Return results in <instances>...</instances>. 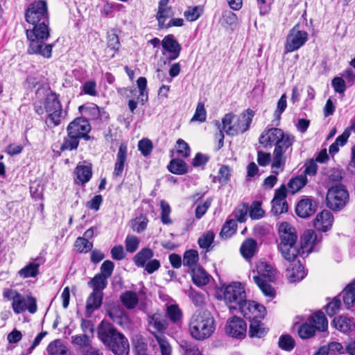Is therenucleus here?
Here are the masks:
<instances>
[{
  "instance_id": "1",
  "label": "nucleus",
  "mask_w": 355,
  "mask_h": 355,
  "mask_svg": "<svg viewBox=\"0 0 355 355\" xmlns=\"http://www.w3.org/2000/svg\"><path fill=\"white\" fill-rule=\"evenodd\" d=\"M25 18L28 23L33 25L32 29L26 30L29 41L28 53L51 58L53 45L44 43L50 35L47 2L45 0H36L30 3L26 10Z\"/></svg>"
},
{
  "instance_id": "2",
  "label": "nucleus",
  "mask_w": 355,
  "mask_h": 355,
  "mask_svg": "<svg viewBox=\"0 0 355 355\" xmlns=\"http://www.w3.org/2000/svg\"><path fill=\"white\" fill-rule=\"evenodd\" d=\"M259 142L265 148L275 146L271 168H279L282 171L286 164L284 154L289 148L292 150L295 137L280 128H270L263 131L259 136Z\"/></svg>"
},
{
  "instance_id": "3",
  "label": "nucleus",
  "mask_w": 355,
  "mask_h": 355,
  "mask_svg": "<svg viewBox=\"0 0 355 355\" xmlns=\"http://www.w3.org/2000/svg\"><path fill=\"white\" fill-rule=\"evenodd\" d=\"M97 336L114 355L129 354L130 345L128 339L112 324L103 320L98 326Z\"/></svg>"
},
{
  "instance_id": "4",
  "label": "nucleus",
  "mask_w": 355,
  "mask_h": 355,
  "mask_svg": "<svg viewBox=\"0 0 355 355\" xmlns=\"http://www.w3.org/2000/svg\"><path fill=\"white\" fill-rule=\"evenodd\" d=\"M91 129V125L87 118H76L67 125V135L64 137L60 150L62 152L76 150L81 139L85 141H89L91 139L89 135Z\"/></svg>"
},
{
  "instance_id": "5",
  "label": "nucleus",
  "mask_w": 355,
  "mask_h": 355,
  "mask_svg": "<svg viewBox=\"0 0 355 355\" xmlns=\"http://www.w3.org/2000/svg\"><path fill=\"white\" fill-rule=\"evenodd\" d=\"M214 330V319L209 310H197L193 313L189 322V331L193 338L204 340L209 338Z\"/></svg>"
},
{
  "instance_id": "6",
  "label": "nucleus",
  "mask_w": 355,
  "mask_h": 355,
  "mask_svg": "<svg viewBox=\"0 0 355 355\" xmlns=\"http://www.w3.org/2000/svg\"><path fill=\"white\" fill-rule=\"evenodd\" d=\"M280 243L278 249L282 257L288 261H293L300 252L296 246L297 235L295 229L288 223H282L279 228Z\"/></svg>"
},
{
  "instance_id": "7",
  "label": "nucleus",
  "mask_w": 355,
  "mask_h": 355,
  "mask_svg": "<svg viewBox=\"0 0 355 355\" xmlns=\"http://www.w3.org/2000/svg\"><path fill=\"white\" fill-rule=\"evenodd\" d=\"M149 331L155 338L162 355H171V347L166 340L164 331L167 329L168 323L166 316L159 313H155L148 316Z\"/></svg>"
},
{
  "instance_id": "8",
  "label": "nucleus",
  "mask_w": 355,
  "mask_h": 355,
  "mask_svg": "<svg viewBox=\"0 0 355 355\" xmlns=\"http://www.w3.org/2000/svg\"><path fill=\"white\" fill-rule=\"evenodd\" d=\"M328 321L322 311L309 316L308 321L302 324L297 330L299 336L302 339L313 337L316 331H324L327 329Z\"/></svg>"
},
{
  "instance_id": "9",
  "label": "nucleus",
  "mask_w": 355,
  "mask_h": 355,
  "mask_svg": "<svg viewBox=\"0 0 355 355\" xmlns=\"http://www.w3.org/2000/svg\"><path fill=\"white\" fill-rule=\"evenodd\" d=\"M246 293L240 282H233L227 286L223 291V299L230 311L234 310L244 302Z\"/></svg>"
},
{
  "instance_id": "10",
  "label": "nucleus",
  "mask_w": 355,
  "mask_h": 355,
  "mask_svg": "<svg viewBox=\"0 0 355 355\" xmlns=\"http://www.w3.org/2000/svg\"><path fill=\"white\" fill-rule=\"evenodd\" d=\"M349 193L345 187L339 184L331 187L327 193V207L334 211H340L347 204Z\"/></svg>"
},
{
  "instance_id": "11",
  "label": "nucleus",
  "mask_w": 355,
  "mask_h": 355,
  "mask_svg": "<svg viewBox=\"0 0 355 355\" xmlns=\"http://www.w3.org/2000/svg\"><path fill=\"white\" fill-rule=\"evenodd\" d=\"M254 112L251 109H247L243 112L240 117H234L232 123L227 125L225 132L227 135L235 136L246 132L252 123Z\"/></svg>"
},
{
  "instance_id": "12",
  "label": "nucleus",
  "mask_w": 355,
  "mask_h": 355,
  "mask_svg": "<svg viewBox=\"0 0 355 355\" xmlns=\"http://www.w3.org/2000/svg\"><path fill=\"white\" fill-rule=\"evenodd\" d=\"M309 35L306 31L300 30V24H295L290 31L286 39L285 51L293 52L298 50L307 42Z\"/></svg>"
},
{
  "instance_id": "13",
  "label": "nucleus",
  "mask_w": 355,
  "mask_h": 355,
  "mask_svg": "<svg viewBox=\"0 0 355 355\" xmlns=\"http://www.w3.org/2000/svg\"><path fill=\"white\" fill-rule=\"evenodd\" d=\"M45 111L48 114L46 123H50L53 126L58 125L61 122L62 109L58 96L51 93L44 101Z\"/></svg>"
},
{
  "instance_id": "14",
  "label": "nucleus",
  "mask_w": 355,
  "mask_h": 355,
  "mask_svg": "<svg viewBox=\"0 0 355 355\" xmlns=\"http://www.w3.org/2000/svg\"><path fill=\"white\" fill-rule=\"evenodd\" d=\"M287 196V189L284 184L281 185L279 188L275 190L274 198L271 202V213L274 216H279L282 214L288 211V203L286 200Z\"/></svg>"
},
{
  "instance_id": "15",
  "label": "nucleus",
  "mask_w": 355,
  "mask_h": 355,
  "mask_svg": "<svg viewBox=\"0 0 355 355\" xmlns=\"http://www.w3.org/2000/svg\"><path fill=\"white\" fill-rule=\"evenodd\" d=\"M12 308L16 314L24 312L26 310L30 313H35L37 310L36 299L30 295L26 298L20 293L16 297L15 300L12 302Z\"/></svg>"
},
{
  "instance_id": "16",
  "label": "nucleus",
  "mask_w": 355,
  "mask_h": 355,
  "mask_svg": "<svg viewBox=\"0 0 355 355\" xmlns=\"http://www.w3.org/2000/svg\"><path fill=\"white\" fill-rule=\"evenodd\" d=\"M225 331L233 338L242 339L247 332V323L242 318L233 316L227 321Z\"/></svg>"
},
{
  "instance_id": "17",
  "label": "nucleus",
  "mask_w": 355,
  "mask_h": 355,
  "mask_svg": "<svg viewBox=\"0 0 355 355\" xmlns=\"http://www.w3.org/2000/svg\"><path fill=\"white\" fill-rule=\"evenodd\" d=\"M318 208V203L312 198L304 196L297 203L295 207L296 214L302 218H307L313 215Z\"/></svg>"
},
{
  "instance_id": "18",
  "label": "nucleus",
  "mask_w": 355,
  "mask_h": 355,
  "mask_svg": "<svg viewBox=\"0 0 355 355\" xmlns=\"http://www.w3.org/2000/svg\"><path fill=\"white\" fill-rule=\"evenodd\" d=\"M79 111L85 115V118H87L88 121H98L108 117V114L103 108L99 107L94 103L80 105Z\"/></svg>"
},
{
  "instance_id": "19",
  "label": "nucleus",
  "mask_w": 355,
  "mask_h": 355,
  "mask_svg": "<svg viewBox=\"0 0 355 355\" xmlns=\"http://www.w3.org/2000/svg\"><path fill=\"white\" fill-rule=\"evenodd\" d=\"M162 54L166 57V61L170 63L178 58V42L173 35L166 36L162 42Z\"/></svg>"
},
{
  "instance_id": "20",
  "label": "nucleus",
  "mask_w": 355,
  "mask_h": 355,
  "mask_svg": "<svg viewBox=\"0 0 355 355\" xmlns=\"http://www.w3.org/2000/svg\"><path fill=\"white\" fill-rule=\"evenodd\" d=\"M333 221L332 214L328 210H323L313 220V226L318 231L327 232L331 227Z\"/></svg>"
},
{
  "instance_id": "21",
  "label": "nucleus",
  "mask_w": 355,
  "mask_h": 355,
  "mask_svg": "<svg viewBox=\"0 0 355 355\" xmlns=\"http://www.w3.org/2000/svg\"><path fill=\"white\" fill-rule=\"evenodd\" d=\"M92 173V164L87 165L78 164L74 169L75 183L78 185L85 184L91 180Z\"/></svg>"
},
{
  "instance_id": "22",
  "label": "nucleus",
  "mask_w": 355,
  "mask_h": 355,
  "mask_svg": "<svg viewBox=\"0 0 355 355\" xmlns=\"http://www.w3.org/2000/svg\"><path fill=\"white\" fill-rule=\"evenodd\" d=\"M127 145L125 143L121 144L116 154V159L114 164V168L113 171L114 176L119 177L122 175L127 159Z\"/></svg>"
},
{
  "instance_id": "23",
  "label": "nucleus",
  "mask_w": 355,
  "mask_h": 355,
  "mask_svg": "<svg viewBox=\"0 0 355 355\" xmlns=\"http://www.w3.org/2000/svg\"><path fill=\"white\" fill-rule=\"evenodd\" d=\"M168 0H160L159 2L158 11L156 18L158 21V26L160 28H163L166 19L173 15L172 7L168 5Z\"/></svg>"
},
{
  "instance_id": "24",
  "label": "nucleus",
  "mask_w": 355,
  "mask_h": 355,
  "mask_svg": "<svg viewBox=\"0 0 355 355\" xmlns=\"http://www.w3.org/2000/svg\"><path fill=\"white\" fill-rule=\"evenodd\" d=\"M235 117V114L232 112L226 114L223 118L222 119V123H220L219 121H215L214 125L216 126L218 130V133L216 135V138L218 139V149H220L224 145V133L225 129L227 128V125L232 123L234 118Z\"/></svg>"
},
{
  "instance_id": "25",
  "label": "nucleus",
  "mask_w": 355,
  "mask_h": 355,
  "mask_svg": "<svg viewBox=\"0 0 355 355\" xmlns=\"http://www.w3.org/2000/svg\"><path fill=\"white\" fill-rule=\"evenodd\" d=\"M318 243V236L314 230H306L301 237V248L303 252L306 250L308 252L313 251L314 247Z\"/></svg>"
},
{
  "instance_id": "26",
  "label": "nucleus",
  "mask_w": 355,
  "mask_h": 355,
  "mask_svg": "<svg viewBox=\"0 0 355 355\" xmlns=\"http://www.w3.org/2000/svg\"><path fill=\"white\" fill-rule=\"evenodd\" d=\"M190 273L192 281L198 286H203L209 282L210 275L201 266L194 267L191 270H188Z\"/></svg>"
},
{
  "instance_id": "27",
  "label": "nucleus",
  "mask_w": 355,
  "mask_h": 355,
  "mask_svg": "<svg viewBox=\"0 0 355 355\" xmlns=\"http://www.w3.org/2000/svg\"><path fill=\"white\" fill-rule=\"evenodd\" d=\"M103 298V293L92 291L86 301V313L90 315L94 311L98 309L102 304Z\"/></svg>"
},
{
  "instance_id": "28",
  "label": "nucleus",
  "mask_w": 355,
  "mask_h": 355,
  "mask_svg": "<svg viewBox=\"0 0 355 355\" xmlns=\"http://www.w3.org/2000/svg\"><path fill=\"white\" fill-rule=\"evenodd\" d=\"M268 331V329L264 327L261 320L254 318L250 320L249 327V336L251 338H263Z\"/></svg>"
},
{
  "instance_id": "29",
  "label": "nucleus",
  "mask_w": 355,
  "mask_h": 355,
  "mask_svg": "<svg viewBox=\"0 0 355 355\" xmlns=\"http://www.w3.org/2000/svg\"><path fill=\"white\" fill-rule=\"evenodd\" d=\"M40 258L37 257L35 261L28 263L26 266L18 271L19 277L26 279L29 277H35L39 274V267L40 266Z\"/></svg>"
},
{
  "instance_id": "30",
  "label": "nucleus",
  "mask_w": 355,
  "mask_h": 355,
  "mask_svg": "<svg viewBox=\"0 0 355 355\" xmlns=\"http://www.w3.org/2000/svg\"><path fill=\"white\" fill-rule=\"evenodd\" d=\"M257 250V243L254 239H247L241 244L240 252L245 259H251Z\"/></svg>"
},
{
  "instance_id": "31",
  "label": "nucleus",
  "mask_w": 355,
  "mask_h": 355,
  "mask_svg": "<svg viewBox=\"0 0 355 355\" xmlns=\"http://www.w3.org/2000/svg\"><path fill=\"white\" fill-rule=\"evenodd\" d=\"M187 295L196 307H202L207 304V294L196 291L192 288L185 291Z\"/></svg>"
},
{
  "instance_id": "32",
  "label": "nucleus",
  "mask_w": 355,
  "mask_h": 355,
  "mask_svg": "<svg viewBox=\"0 0 355 355\" xmlns=\"http://www.w3.org/2000/svg\"><path fill=\"white\" fill-rule=\"evenodd\" d=\"M46 350L49 355H71L69 349L60 340H55L51 342Z\"/></svg>"
},
{
  "instance_id": "33",
  "label": "nucleus",
  "mask_w": 355,
  "mask_h": 355,
  "mask_svg": "<svg viewBox=\"0 0 355 355\" xmlns=\"http://www.w3.org/2000/svg\"><path fill=\"white\" fill-rule=\"evenodd\" d=\"M154 256L153 251L148 248H142L135 257L134 262L137 267L144 268V266L153 258Z\"/></svg>"
},
{
  "instance_id": "34",
  "label": "nucleus",
  "mask_w": 355,
  "mask_h": 355,
  "mask_svg": "<svg viewBox=\"0 0 355 355\" xmlns=\"http://www.w3.org/2000/svg\"><path fill=\"white\" fill-rule=\"evenodd\" d=\"M123 305L128 309H133L138 304L139 298L137 294L131 291L124 292L120 296Z\"/></svg>"
},
{
  "instance_id": "35",
  "label": "nucleus",
  "mask_w": 355,
  "mask_h": 355,
  "mask_svg": "<svg viewBox=\"0 0 355 355\" xmlns=\"http://www.w3.org/2000/svg\"><path fill=\"white\" fill-rule=\"evenodd\" d=\"M333 324L336 329L344 333L348 332L354 326L353 320L344 315L335 318Z\"/></svg>"
},
{
  "instance_id": "36",
  "label": "nucleus",
  "mask_w": 355,
  "mask_h": 355,
  "mask_svg": "<svg viewBox=\"0 0 355 355\" xmlns=\"http://www.w3.org/2000/svg\"><path fill=\"white\" fill-rule=\"evenodd\" d=\"M259 277L268 280V282H273L275 279L276 270L272 266L267 263H261L257 268Z\"/></svg>"
},
{
  "instance_id": "37",
  "label": "nucleus",
  "mask_w": 355,
  "mask_h": 355,
  "mask_svg": "<svg viewBox=\"0 0 355 355\" xmlns=\"http://www.w3.org/2000/svg\"><path fill=\"white\" fill-rule=\"evenodd\" d=\"M88 285L92 288L93 291L103 293V291L107 285V279L106 277H103L97 273L89 281Z\"/></svg>"
},
{
  "instance_id": "38",
  "label": "nucleus",
  "mask_w": 355,
  "mask_h": 355,
  "mask_svg": "<svg viewBox=\"0 0 355 355\" xmlns=\"http://www.w3.org/2000/svg\"><path fill=\"white\" fill-rule=\"evenodd\" d=\"M342 295L344 304L349 308L355 302V279L348 284L339 296Z\"/></svg>"
},
{
  "instance_id": "39",
  "label": "nucleus",
  "mask_w": 355,
  "mask_h": 355,
  "mask_svg": "<svg viewBox=\"0 0 355 355\" xmlns=\"http://www.w3.org/2000/svg\"><path fill=\"white\" fill-rule=\"evenodd\" d=\"M287 275L291 282H296L303 279L306 275V272L304 266L298 263L295 264L291 270H288Z\"/></svg>"
},
{
  "instance_id": "40",
  "label": "nucleus",
  "mask_w": 355,
  "mask_h": 355,
  "mask_svg": "<svg viewBox=\"0 0 355 355\" xmlns=\"http://www.w3.org/2000/svg\"><path fill=\"white\" fill-rule=\"evenodd\" d=\"M234 310L239 311L243 317L252 320V313L255 311L254 301L247 300L245 297L244 302L241 303Z\"/></svg>"
},
{
  "instance_id": "41",
  "label": "nucleus",
  "mask_w": 355,
  "mask_h": 355,
  "mask_svg": "<svg viewBox=\"0 0 355 355\" xmlns=\"http://www.w3.org/2000/svg\"><path fill=\"white\" fill-rule=\"evenodd\" d=\"M253 280L254 283L259 286L262 293L266 296L274 297L275 295V291L274 288L269 284L266 279H263L259 276H254Z\"/></svg>"
},
{
  "instance_id": "42",
  "label": "nucleus",
  "mask_w": 355,
  "mask_h": 355,
  "mask_svg": "<svg viewBox=\"0 0 355 355\" xmlns=\"http://www.w3.org/2000/svg\"><path fill=\"white\" fill-rule=\"evenodd\" d=\"M148 223V218L146 215L141 214L130 220V227L134 232L141 233L147 228Z\"/></svg>"
},
{
  "instance_id": "43",
  "label": "nucleus",
  "mask_w": 355,
  "mask_h": 355,
  "mask_svg": "<svg viewBox=\"0 0 355 355\" xmlns=\"http://www.w3.org/2000/svg\"><path fill=\"white\" fill-rule=\"evenodd\" d=\"M199 259L198 252L195 250H189L185 252L183 258V264L191 270L194 267H199L197 264Z\"/></svg>"
},
{
  "instance_id": "44",
  "label": "nucleus",
  "mask_w": 355,
  "mask_h": 355,
  "mask_svg": "<svg viewBox=\"0 0 355 355\" xmlns=\"http://www.w3.org/2000/svg\"><path fill=\"white\" fill-rule=\"evenodd\" d=\"M306 182V176L305 175H300L291 179L288 183V187L292 193H295L305 186Z\"/></svg>"
},
{
  "instance_id": "45",
  "label": "nucleus",
  "mask_w": 355,
  "mask_h": 355,
  "mask_svg": "<svg viewBox=\"0 0 355 355\" xmlns=\"http://www.w3.org/2000/svg\"><path fill=\"white\" fill-rule=\"evenodd\" d=\"M236 220L234 219H228L223 225L220 236L222 239H228L236 233Z\"/></svg>"
},
{
  "instance_id": "46",
  "label": "nucleus",
  "mask_w": 355,
  "mask_h": 355,
  "mask_svg": "<svg viewBox=\"0 0 355 355\" xmlns=\"http://www.w3.org/2000/svg\"><path fill=\"white\" fill-rule=\"evenodd\" d=\"M295 345V340L290 335H282L279 338L278 346L283 350L291 352L293 349Z\"/></svg>"
},
{
  "instance_id": "47",
  "label": "nucleus",
  "mask_w": 355,
  "mask_h": 355,
  "mask_svg": "<svg viewBox=\"0 0 355 355\" xmlns=\"http://www.w3.org/2000/svg\"><path fill=\"white\" fill-rule=\"evenodd\" d=\"M180 347L183 350V355H202L198 347L193 343L182 340Z\"/></svg>"
},
{
  "instance_id": "48",
  "label": "nucleus",
  "mask_w": 355,
  "mask_h": 355,
  "mask_svg": "<svg viewBox=\"0 0 355 355\" xmlns=\"http://www.w3.org/2000/svg\"><path fill=\"white\" fill-rule=\"evenodd\" d=\"M74 245L78 252L81 253H87L92 250L93 243L89 242L86 238L78 237L75 241Z\"/></svg>"
},
{
  "instance_id": "49",
  "label": "nucleus",
  "mask_w": 355,
  "mask_h": 355,
  "mask_svg": "<svg viewBox=\"0 0 355 355\" xmlns=\"http://www.w3.org/2000/svg\"><path fill=\"white\" fill-rule=\"evenodd\" d=\"M139 239L134 235H128L125 240V247L128 252L133 253L139 248Z\"/></svg>"
},
{
  "instance_id": "50",
  "label": "nucleus",
  "mask_w": 355,
  "mask_h": 355,
  "mask_svg": "<svg viewBox=\"0 0 355 355\" xmlns=\"http://www.w3.org/2000/svg\"><path fill=\"white\" fill-rule=\"evenodd\" d=\"M287 107L286 102V95L284 94L282 95L280 98L277 101V109L275 112V115L276 116L277 123H275V125H278L279 123V121L281 119L282 114L285 111Z\"/></svg>"
},
{
  "instance_id": "51",
  "label": "nucleus",
  "mask_w": 355,
  "mask_h": 355,
  "mask_svg": "<svg viewBox=\"0 0 355 355\" xmlns=\"http://www.w3.org/2000/svg\"><path fill=\"white\" fill-rule=\"evenodd\" d=\"M202 12V10L200 6L189 7L184 12V16L187 20L193 21L197 20Z\"/></svg>"
},
{
  "instance_id": "52",
  "label": "nucleus",
  "mask_w": 355,
  "mask_h": 355,
  "mask_svg": "<svg viewBox=\"0 0 355 355\" xmlns=\"http://www.w3.org/2000/svg\"><path fill=\"white\" fill-rule=\"evenodd\" d=\"M161 207V220L165 225H168L172 223L170 218L171 208L169 205L164 200L160 201Z\"/></svg>"
},
{
  "instance_id": "53",
  "label": "nucleus",
  "mask_w": 355,
  "mask_h": 355,
  "mask_svg": "<svg viewBox=\"0 0 355 355\" xmlns=\"http://www.w3.org/2000/svg\"><path fill=\"white\" fill-rule=\"evenodd\" d=\"M341 306V301L340 296H336L334 300L327 304L325 306V310L328 315L333 316L339 310Z\"/></svg>"
},
{
  "instance_id": "54",
  "label": "nucleus",
  "mask_w": 355,
  "mask_h": 355,
  "mask_svg": "<svg viewBox=\"0 0 355 355\" xmlns=\"http://www.w3.org/2000/svg\"><path fill=\"white\" fill-rule=\"evenodd\" d=\"M153 148L152 141L148 139H142L138 143V149L144 157L148 156Z\"/></svg>"
},
{
  "instance_id": "55",
  "label": "nucleus",
  "mask_w": 355,
  "mask_h": 355,
  "mask_svg": "<svg viewBox=\"0 0 355 355\" xmlns=\"http://www.w3.org/2000/svg\"><path fill=\"white\" fill-rule=\"evenodd\" d=\"M215 235L213 232L208 231L198 239V243L201 248H208L214 241Z\"/></svg>"
},
{
  "instance_id": "56",
  "label": "nucleus",
  "mask_w": 355,
  "mask_h": 355,
  "mask_svg": "<svg viewBox=\"0 0 355 355\" xmlns=\"http://www.w3.org/2000/svg\"><path fill=\"white\" fill-rule=\"evenodd\" d=\"M114 268V263L110 260H105L101 264L99 275L106 277L107 279L111 277Z\"/></svg>"
},
{
  "instance_id": "57",
  "label": "nucleus",
  "mask_w": 355,
  "mask_h": 355,
  "mask_svg": "<svg viewBox=\"0 0 355 355\" xmlns=\"http://www.w3.org/2000/svg\"><path fill=\"white\" fill-rule=\"evenodd\" d=\"M71 343L81 347H87L91 344V340L87 334L76 335L71 337Z\"/></svg>"
},
{
  "instance_id": "58",
  "label": "nucleus",
  "mask_w": 355,
  "mask_h": 355,
  "mask_svg": "<svg viewBox=\"0 0 355 355\" xmlns=\"http://www.w3.org/2000/svg\"><path fill=\"white\" fill-rule=\"evenodd\" d=\"M249 214L252 219H259L263 216L264 211L259 202L256 201L252 204Z\"/></svg>"
},
{
  "instance_id": "59",
  "label": "nucleus",
  "mask_w": 355,
  "mask_h": 355,
  "mask_svg": "<svg viewBox=\"0 0 355 355\" xmlns=\"http://www.w3.org/2000/svg\"><path fill=\"white\" fill-rule=\"evenodd\" d=\"M212 202V198H207L202 204H200L196 209V217L198 219L201 218L207 212V209L210 207Z\"/></svg>"
},
{
  "instance_id": "60",
  "label": "nucleus",
  "mask_w": 355,
  "mask_h": 355,
  "mask_svg": "<svg viewBox=\"0 0 355 355\" xmlns=\"http://www.w3.org/2000/svg\"><path fill=\"white\" fill-rule=\"evenodd\" d=\"M206 120V110L204 104L199 103L197 105L195 114L191 119V121L204 122Z\"/></svg>"
},
{
  "instance_id": "61",
  "label": "nucleus",
  "mask_w": 355,
  "mask_h": 355,
  "mask_svg": "<svg viewBox=\"0 0 355 355\" xmlns=\"http://www.w3.org/2000/svg\"><path fill=\"white\" fill-rule=\"evenodd\" d=\"M103 202V197L101 195L94 196L89 201L86 203V207L92 210L98 211Z\"/></svg>"
},
{
  "instance_id": "62",
  "label": "nucleus",
  "mask_w": 355,
  "mask_h": 355,
  "mask_svg": "<svg viewBox=\"0 0 355 355\" xmlns=\"http://www.w3.org/2000/svg\"><path fill=\"white\" fill-rule=\"evenodd\" d=\"M331 85L335 92L338 94H343L346 89L345 82L342 78H334L332 80Z\"/></svg>"
},
{
  "instance_id": "63",
  "label": "nucleus",
  "mask_w": 355,
  "mask_h": 355,
  "mask_svg": "<svg viewBox=\"0 0 355 355\" xmlns=\"http://www.w3.org/2000/svg\"><path fill=\"white\" fill-rule=\"evenodd\" d=\"M43 186L37 182H33L30 186V193L35 199L41 198L43 196Z\"/></svg>"
},
{
  "instance_id": "64",
  "label": "nucleus",
  "mask_w": 355,
  "mask_h": 355,
  "mask_svg": "<svg viewBox=\"0 0 355 355\" xmlns=\"http://www.w3.org/2000/svg\"><path fill=\"white\" fill-rule=\"evenodd\" d=\"M218 180L220 184H224L227 182L230 177V168L226 165L222 166L218 171Z\"/></svg>"
}]
</instances>
